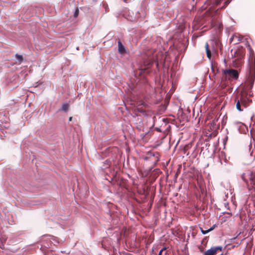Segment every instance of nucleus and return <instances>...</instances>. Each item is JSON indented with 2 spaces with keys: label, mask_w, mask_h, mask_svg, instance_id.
Returning <instances> with one entry per match:
<instances>
[{
  "label": "nucleus",
  "mask_w": 255,
  "mask_h": 255,
  "mask_svg": "<svg viewBox=\"0 0 255 255\" xmlns=\"http://www.w3.org/2000/svg\"><path fill=\"white\" fill-rule=\"evenodd\" d=\"M72 117H70L69 118V120L70 121H71L72 120Z\"/></svg>",
  "instance_id": "18"
},
{
  "label": "nucleus",
  "mask_w": 255,
  "mask_h": 255,
  "mask_svg": "<svg viewBox=\"0 0 255 255\" xmlns=\"http://www.w3.org/2000/svg\"><path fill=\"white\" fill-rule=\"evenodd\" d=\"M216 225L214 224L212 227L209 229V232L213 231L216 227Z\"/></svg>",
  "instance_id": "14"
},
{
  "label": "nucleus",
  "mask_w": 255,
  "mask_h": 255,
  "mask_svg": "<svg viewBox=\"0 0 255 255\" xmlns=\"http://www.w3.org/2000/svg\"><path fill=\"white\" fill-rule=\"evenodd\" d=\"M193 117L195 116V112H193Z\"/></svg>",
  "instance_id": "20"
},
{
  "label": "nucleus",
  "mask_w": 255,
  "mask_h": 255,
  "mask_svg": "<svg viewBox=\"0 0 255 255\" xmlns=\"http://www.w3.org/2000/svg\"><path fill=\"white\" fill-rule=\"evenodd\" d=\"M205 49L207 57L209 59H211L212 54L210 50L209 49V46L208 43H206L205 44Z\"/></svg>",
  "instance_id": "6"
},
{
  "label": "nucleus",
  "mask_w": 255,
  "mask_h": 255,
  "mask_svg": "<svg viewBox=\"0 0 255 255\" xmlns=\"http://www.w3.org/2000/svg\"><path fill=\"white\" fill-rule=\"evenodd\" d=\"M217 131L216 130L214 131L213 133V135L214 136H215L216 134H217Z\"/></svg>",
  "instance_id": "17"
},
{
  "label": "nucleus",
  "mask_w": 255,
  "mask_h": 255,
  "mask_svg": "<svg viewBox=\"0 0 255 255\" xmlns=\"http://www.w3.org/2000/svg\"><path fill=\"white\" fill-rule=\"evenodd\" d=\"M255 79V63L250 64L249 67V75L247 81L243 88L241 93L240 101L242 104L244 105L248 96H252V93L251 91L252 89Z\"/></svg>",
  "instance_id": "1"
},
{
  "label": "nucleus",
  "mask_w": 255,
  "mask_h": 255,
  "mask_svg": "<svg viewBox=\"0 0 255 255\" xmlns=\"http://www.w3.org/2000/svg\"><path fill=\"white\" fill-rule=\"evenodd\" d=\"M69 105L68 103H64L62 105V110L64 112H66L68 110Z\"/></svg>",
  "instance_id": "8"
},
{
  "label": "nucleus",
  "mask_w": 255,
  "mask_h": 255,
  "mask_svg": "<svg viewBox=\"0 0 255 255\" xmlns=\"http://www.w3.org/2000/svg\"><path fill=\"white\" fill-rule=\"evenodd\" d=\"M239 77L238 71L234 69L223 70L222 79L231 80L233 79H237Z\"/></svg>",
  "instance_id": "2"
},
{
  "label": "nucleus",
  "mask_w": 255,
  "mask_h": 255,
  "mask_svg": "<svg viewBox=\"0 0 255 255\" xmlns=\"http://www.w3.org/2000/svg\"><path fill=\"white\" fill-rule=\"evenodd\" d=\"M118 51L120 54H124L126 51L125 46L122 44L120 41H118Z\"/></svg>",
  "instance_id": "5"
},
{
  "label": "nucleus",
  "mask_w": 255,
  "mask_h": 255,
  "mask_svg": "<svg viewBox=\"0 0 255 255\" xmlns=\"http://www.w3.org/2000/svg\"><path fill=\"white\" fill-rule=\"evenodd\" d=\"M125 2H127V0H124Z\"/></svg>",
  "instance_id": "21"
},
{
  "label": "nucleus",
  "mask_w": 255,
  "mask_h": 255,
  "mask_svg": "<svg viewBox=\"0 0 255 255\" xmlns=\"http://www.w3.org/2000/svg\"><path fill=\"white\" fill-rule=\"evenodd\" d=\"M152 64H153V62H149V63L147 64V68H144V69H141V70H143V71H145V70H147L149 67H150V66H152Z\"/></svg>",
  "instance_id": "11"
},
{
  "label": "nucleus",
  "mask_w": 255,
  "mask_h": 255,
  "mask_svg": "<svg viewBox=\"0 0 255 255\" xmlns=\"http://www.w3.org/2000/svg\"><path fill=\"white\" fill-rule=\"evenodd\" d=\"M222 247L217 246L211 247V249L208 250L204 252V255H216L218 252L222 251Z\"/></svg>",
  "instance_id": "3"
},
{
  "label": "nucleus",
  "mask_w": 255,
  "mask_h": 255,
  "mask_svg": "<svg viewBox=\"0 0 255 255\" xmlns=\"http://www.w3.org/2000/svg\"><path fill=\"white\" fill-rule=\"evenodd\" d=\"M207 237H205V238L203 239V240L202 241V244H203V243H205V242H206H206H207V241H206V240H207Z\"/></svg>",
  "instance_id": "15"
},
{
  "label": "nucleus",
  "mask_w": 255,
  "mask_h": 255,
  "mask_svg": "<svg viewBox=\"0 0 255 255\" xmlns=\"http://www.w3.org/2000/svg\"><path fill=\"white\" fill-rule=\"evenodd\" d=\"M228 3V1H226L225 4H227Z\"/></svg>",
  "instance_id": "19"
},
{
  "label": "nucleus",
  "mask_w": 255,
  "mask_h": 255,
  "mask_svg": "<svg viewBox=\"0 0 255 255\" xmlns=\"http://www.w3.org/2000/svg\"><path fill=\"white\" fill-rule=\"evenodd\" d=\"M15 57L19 61V63H21L23 60V57L22 55L16 54Z\"/></svg>",
  "instance_id": "9"
},
{
  "label": "nucleus",
  "mask_w": 255,
  "mask_h": 255,
  "mask_svg": "<svg viewBox=\"0 0 255 255\" xmlns=\"http://www.w3.org/2000/svg\"><path fill=\"white\" fill-rule=\"evenodd\" d=\"M200 231L203 234H206L210 232L209 229L207 230H204L202 228H200Z\"/></svg>",
  "instance_id": "13"
},
{
  "label": "nucleus",
  "mask_w": 255,
  "mask_h": 255,
  "mask_svg": "<svg viewBox=\"0 0 255 255\" xmlns=\"http://www.w3.org/2000/svg\"><path fill=\"white\" fill-rule=\"evenodd\" d=\"M236 107H237V109L239 111H243V109H241V103H240V102L239 100H238V102H237Z\"/></svg>",
  "instance_id": "10"
},
{
  "label": "nucleus",
  "mask_w": 255,
  "mask_h": 255,
  "mask_svg": "<svg viewBox=\"0 0 255 255\" xmlns=\"http://www.w3.org/2000/svg\"><path fill=\"white\" fill-rule=\"evenodd\" d=\"M251 184L255 186V172L251 173L250 177Z\"/></svg>",
  "instance_id": "7"
},
{
  "label": "nucleus",
  "mask_w": 255,
  "mask_h": 255,
  "mask_svg": "<svg viewBox=\"0 0 255 255\" xmlns=\"http://www.w3.org/2000/svg\"><path fill=\"white\" fill-rule=\"evenodd\" d=\"M216 113H208L207 116V121L209 120L210 119L214 118V120H213V125L214 128L217 129L218 126L216 125V122H217L218 119L219 117H218L217 115H215Z\"/></svg>",
  "instance_id": "4"
},
{
  "label": "nucleus",
  "mask_w": 255,
  "mask_h": 255,
  "mask_svg": "<svg viewBox=\"0 0 255 255\" xmlns=\"http://www.w3.org/2000/svg\"><path fill=\"white\" fill-rule=\"evenodd\" d=\"M165 250V248H163L161 250H160L158 253V255H162V252L163 250Z\"/></svg>",
  "instance_id": "16"
},
{
  "label": "nucleus",
  "mask_w": 255,
  "mask_h": 255,
  "mask_svg": "<svg viewBox=\"0 0 255 255\" xmlns=\"http://www.w3.org/2000/svg\"><path fill=\"white\" fill-rule=\"evenodd\" d=\"M79 9L78 8H77L75 11V12H74V16L75 17H77L78 15H79Z\"/></svg>",
  "instance_id": "12"
}]
</instances>
